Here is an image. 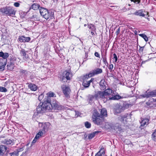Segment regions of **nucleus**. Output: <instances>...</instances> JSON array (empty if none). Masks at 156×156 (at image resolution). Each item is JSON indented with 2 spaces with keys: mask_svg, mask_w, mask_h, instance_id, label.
<instances>
[{
  "mask_svg": "<svg viewBox=\"0 0 156 156\" xmlns=\"http://www.w3.org/2000/svg\"><path fill=\"white\" fill-rule=\"evenodd\" d=\"M101 98L103 100L104 102H106L107 101L112 100H118L122 98L120 95L115 94L114 91L110 88H108L103 91H98L94 95H89L88 100L90 103L95 98Z\"/></svg>",
  "mask_w": 156,
  "mask_h": 156,
  "instance_id": "1",
  "label": "nucleus"
},
{
  "mask_svg": "<svg viewBox=\"0 0 156 156\" xmlns=\"http://www.w3.org/2000/svg\"><path fill=\"white\" fill-rule=\"evenodd\" d=\"M107 115V110L104 108L101 110V115L96 110H94V112L92 116L93 122L98 125H100L102 123L104 120V116Z\"/></svg>",
  "mask_w": 156,
  "mask_h": 156,
  "instance_id": "2",
  "label": "nucleus"
},
{
  "mask_svg": "<svg viewBox=\"0 0 156 156\" xmlns=\"http://www.w3.org/2000/svg\"><path fill=\"white\" fill-rule=\"evenodd\" d=\"M51 100L49 98L44 99L42 103L40 104L37 108L36 111L37 113H43L46 112H50L52 110L51 105Z\"/></svg>",
  "mask_w": 156,
  "mask_h": 156,
  "instance_id": "3",
  "label": "nucleus"
},
{
  "mask_svg": "<svg viewBox=\"0 0 156 156\" xmlns=\"http://www.w3.org/2000/svg\"><path fill=\"white\" fill-rule=\"evenodd\" d=\"M0 12L3 15L14 16L16 13V11L12 7L6 6L0 9Z\"/></svg>",
  "mask_w": 156,
  "mask_h": 156,
  "instance_id": "4",
  "label": "nucleus"
},
{
  "mask_svg": "<svg viewBox=\"0 0 156 156\" xmlns=\"http://www.w3.org/2000/svg\"><path fill=\"white\" fill-rule=\"evenodd\" d=\"M40 12L41 15L45 19H48L50 18L52 19L54 18V13L44 8L40 7Z\"/></svg>",
  "mask_w": 156,
  "mask_h": 156,
  "instance_id": "5",
  "label": "nucleus"
},
{
  "mask_svg": "<svg viewBox=\"0 0 156 156\" xmlns=\"http://www.w3.org/2000/svg\"><path fill=\"white\" fill-rule=\"evenodd\" d=\"M61 88L65 97L67 98H69V94L71 91L69 87L65 85H63L62 86Z\"/></svg>",
  "mask_w": 156,
  "mask_h": 156,
  "instance_id": "6",
  "label": "nucleus"
},
{
  "mask_svg": "<svg viewBox=\"0 0 156 156\" xmlns=\"http://www.w3.org/2000/svg\"><path fill=\"white\" fill-rule=\"evenodd\" d=\"M52 110H59L62 108V106L61 105L60 103L55 100L51 102Z\"/></svg>",
  "mask_w": 156,
  "mask_h": 156,
  "instance_id": "7",
  "label": "nucleus"
},
{
  "mask_svg": "<svg viewBox=\"0 0 156 156\" xmlns=\"http://www.w3.org/2000/svg\"><path fill=\"white\" fill-rule=\"evenodd\" d=\"M140 96L143 98H146L151 97H154L156 96V90L151 92H148L147 91L145 94L141 95Z\"/></svg>",
  "mask_w": 156,
  "mask_h": 156,
  "instance_id": "8",
  "label": "nucleus"
},
{
  "mask_svg": "<svg viewBox=\"0 0 156 156\" xmlns=\"http://www.w3.org/2000/svg\"><path fill=\"white\" fill-rule=\"evenodd\" d=\"M50 123L48 122L44 123H39V126L42 128V130L44 132V133L47 132L50 127Z\"/></svg>",
  "mask_w": 156,
  "mask_h": 156,
  "instance_id": "9",
  "label": "nucleus"
},
{
  "mask_svg": "<svg viewBox=\"0 0 156 156\" xmlns=\"http://www.w3.org/2000/svg\"><path fill=\"white\" fill-rule=\"evenodd\" d=\"M63 75V80L64 78H66L67 80H70L73 76L72 73L70 70H66L64 72Z\"/></svg>",
  "mask_w": 156,
  "mask_h": 156,
  "instance_id": "10",
  "label": "nucleus"
},
{
  "mask_svg": "<svg viewBox=\"0 0 156 156\" xmlns=\"http://www.w3.org/2000/svg\"><path fill=\"white\" fill-rule=\"evenodd\" d=\"M102 73V70L100 68H96L90 72V75L92 77Z\"/></svg>",
  "mask_w": 156,
  "mask_h": 156,
  "instance_id": "11",
  "label": "nucleus"
},
{
  "mask_svg": "<svg viewBox=\"0 0 156 156\" xmlns=\"http://www.w3.org/2000/svg\"><path fill=\"white\" fill-rule=\"evenodd\" d=\"M6 152V154H7V153L9 152V151L7 150V147L4 145H1L0 146V155H5Z\"/></svg>",
  "mask_w": 156,
  "mask_h": 156,
  "instance_id": "12",
  "label": "nucleus"
},
{
  "mask_svg": "<svg viewBox=\"0 0 156 156\" xmlns=\"http://www.w3.org/2000/svg\"><path fill=\"white\" fill-rule=\"evenodd\" d=\"M9 54L8 53H4L2 51L0 52V57H2V58H1L0 60L6 62L7 61V58L9 57Z\"/></svg>",
  "mask_w": 156,
  "mask_h": 156,
  "instance_id": "13",
  "label": "nucleus"
},
{
  "mask_svg": "<svg viewBox=\"0 0 156 156\" xmlns=\"http://www.w3.org/2000/svg\"><path fill=\"white\" fill-rule=\"evenodd\" d=\"M141 121L140 122L141 125L140 127L142 129V127H143L145 125H147L149 123V119L147 118L143 119L141 118Z\"/></svg>",
  "mask_w": 156,
  "mask_h": 156,
  "instance_id": "14",
  "label": "nucleus"
},
{
  "mask_svg": "<svg viewBox=\"0 0 156 156\" xmlns=\"http://www.w3.org/2000/svg\"><path fill=\"white\" fill-rule=\"evenodd\" d=\"M19 40L20 42H29L30 40V38L29 37H26L24 36L19 37Z\"/></svg>",
  "mask_w": 156,
  "mask_h": 156,
  "instance_id": "15",
  "label": "nucleus"
},
{
  "mask_svg": "<svg viewBox=\"0 0 156 156\" xmlns=\"http://www.w3.org/2000/svg\"><path fill=\"white\" fill-rule=\"evenodd\" d=\"M94 78H91L90 80H85L83 81L82 85L85 88H88L90 85V83L93 81Z\"/></svg>",
  "mask_w": 156,
  "mask_h": 156,
  "instance_id": "16",
  "label": "nucleus"
},
{
  "mask_svg": "<svg viewBox=\"0 0 156 156\" xmlns=\"http://www.w3.org/2000/svg\"><path fill=\"white\" fill-rule=\"evenodd\" d=\"M1 143L6 145H13L14 144L13 140L10 139H6L1 141Z\"/></svg>",
  "mask_w": 156,
  "mask_h": 156,
  "instance_id": "17",
  "label": "nucleus"
},
{
  "mask_svg": "<svg viewBox=\"0 0 156 156\" xmlns=\"http://www.w3.org/2000/svg\"><path fill=\"white\" fill-rule=\"evenodd\" d=\"M145 13H147V15H148V14H149L148 12H146L145 11H143L142 10H139L135 12L134 13V14L139 16L144 17L145 15Z\"/></svg>",
  "mask_w": 156,
  "mask_h": 156,
  "instance_id": "18",
  "label": "nucleus"
},
{
  "mask_svg": "<svg viewBox=\"0 0 156 156\" xmlns=\"http://www.w3.org/2000/svg\"><path fill=\"white\" fill-rule=\"evenodd\" d=\"M105 83H106L104 80H101L100 82V88L101 90H104L106 89Z\"/></svg>",
  "mask_w": 156,
  "mask_h": 156,
  "instance_id": "19",
  "label": "nucleus"
},
{
  "mask_svg": "<svg viewBox=\"0 0 156 156\" xmlns=\"http://www.w3.org/2000/svg\"><path fill=\"white\" fill-rule=\"evenodd\" d=\"M91 76H90V73L88 74H86L85 75H84L83 76H81L80 77V80L81 81H84L85 80H87L89 78L91 77Z\"/></svg>",
  "mask_w": 156,
  "mask_h": 156,
  "instance_id": "20",
  "label": "nucleus"
},
{
  "mask_svg": "<svg viewBox=\"0 0 156 156\" xmlns=\"http://www.w3.org/2000/svg\"><path fill=\"white\" fill-rule=\"evenodd\" d=\"M28 87L31 90L35 91L37 90V87L35 85L31 83H28Z\"/></svg>",
  "mask_w": 156,
  "mask_h": 156,
  "instance_id": "21",
  "label": "nucleus"
},
{
  "mask_svg": "<svg viewBox=\"0 0 156 156\" xmlns=\"http://www.w3.org/2000/svg\"><path fill=\"white\" fill-rule=\"evenodd\" d=\"M27 52V51H26L24 49H22L21 50L20 52L21 55L23 56V59L26 61L27 59V58L26 56Z\"/></svg>",
  "mask_w": 156,
  "mask_h": 156,
  "instance_id": "22",
  "label": "nucleus"
},
{
  "mask_svg": "<svg viewBox=\"0 0 156 156\" xmlns=\"http://www.w3.org/2000/svg\"><path fill=\"white\" fill-rule=\"evenodd\" d=\"M127 116H120L118 118V120L121 121V122H123V123L125 124L126 122V120Z\"/></svg>",
  "mask_w": 156,
  "mask_h": 156,
  "instance_id": "23",
  "label": "nucleus"
},
{
  "mask_svg": "<svg viewBox=\"0 0 156 156\" xmlns=\"http://www.w3.org/2000/svg\"><path fill=\"white\" fill-rule=\"evenodd\" d=\"M99 132L98 131H96L91 133L89 135L88 139L89 140L92 139L94 137L96 134H97Z\"/></svg>",
  "mask_w": 156,
  "mask_h": 156,
  "instance_id": "24",
  "label": "nucleus"
},
{
  "mask_svg": "<svg viewBox=\"0 0 156 156\" xmlns=\"http://www.w3.org/2000/svg\"><path fill=\"white\" fill-rule=\"evenodd\" d=\"M6 63L0 60V71L4 70L5 66L6 65Z\"/></svg>",
  "mask_w": 156,
  "mask_h": 156,
  "instance_id": "25",
  "label": "nucleus"
},
{
  "mask_svg": "<svg viewBox=\"0 0 156 156\" xmlns=\"http://www.w3.org/2000/svg\"><path fill=\"white\" fill-rule=\"evenodd\" d=\"M31 7L34 10H36L38 9H40L41 7H40L39 5L37 4L34 3L32 5Z\"/></svg>",
  "mask_w": 156,
  "mask_h": 156,
  "instance_id": "26",
  "label": "nucleus"
},
{
  "mask_svg": "<svg viewBox=\"0 0 156 156\" xmlns=\"http://www.w3.org/2000/svg\"><path fill=\"white\" fill-rule=\"evenodd\" d=\"M139 35L143 38L146 41H148V38L147 36L144 34H140Z\"/></svg>",
  "mask_w": 156,
  "mask_h": 156,
  "instance_id": "27",
  "label": "nucleus"
},
{
  "mask_svg": "<svg viewBox=\"0 0 156 156\" xmlns=\"http://www.w3.org/2000/svg\"><path fill=\"white\" fill-rule=\"evenodd\" d=\"M88 27L90 29H91L93 31H94L96 30L95 27L92 24H90V25H88Z\"/></svg>",
  "mask_w": 156,
  "mask_h": 156,
  "instance_id": "28",
  "label": "nucleus"
},
{
  "mask_svg": "<svg viewBox=\"0 0 156 156\" xmlns=\"http://www.w3.org/2000/svg\"><path fill=\"white\" fill-rule=\"evenodd\" d=\"M152 139L155 141H156V129L155 130L154 132L152 135Z\"/></svg>",
  "mask_w": 156,
  "mask_h": 156,
  "instance_id": "29",
  "label": "nucleus"
},
{
  "mask_svg": "<svg viewBox=\"0 0 156 156\" xmlns=\"http://www.w3.org/2000/svg\"><path fill=\"white\" fill-rule=\"evenodd\" d=\"M44 131H39L38 133L36 135V136H37V138H39L40 136H41L44 134Z\"/></svg>",
  "mask_w": 156,
  "mask_h": 156,
  "instance_id": "30",
  "label": "nucleus"
},
{
  "mask_svg": "<svg viewBox=\"0 0 156 156\" xmlns=\"http://www.w3.org/2000/svg\"><path fill=\"white\" fill-rule=\"evenodd\" d=\"M98 152H99L100 154H101V156L104 155L105 154L104 148L103 147H102Z\"/></svg>",
  "mask_w": 156,
  "mask_h": 156,
  "instance_id": "31",
  "label": "nucleus"
},
{
  "mask_svg": "<svg viewBox=\"0 0 156 156\" xmlns=\"http://www.w3.org/2000/svg\"><path fill=\"white\" fill-rule=\"evenodd\" d=\"M84 125L87 128H90L91 126L90 123L87 121L85 122Z\"/></svg>",
  "mask_w": 156,
  "mask_h": 156,
  "instance_id": "32",
  "label": "nucleus"
},
{
  "mask_svg": "<svg viewBox=\"0 0 156 156\" xmlns=\"http://www.w3.org/2000/svg\"><path fill=\"white\" fill-rule=\"evenodd\" d=\"M55 95V94L53 92H50L48 94V97L47 98H50L51 97H54Z\"/></svg>",
  "mask_w": 156,
  "mask_h": 156,
  "instance_id": "33",
  "label": "nucleus"
},
{
  "mask_svg": "<svg viewBox=\"0 0 156 156\" xmlns=\"http://www.w3.org/2000/svg\"><path fill=\"white\" fill-rule=\"evenodd\" d=\"M0 91L5 92L7 91V89L5 87H0Z\"/></svg>",
  "mask_w": 156,
  "mask_h": 156,
  "instance_id": "34",
  "label": "nucleus"
},
{
  "mask_svg": "<svg viewBox=\"0 0 156 156\" xmlns=\"http://www.w3.org/2000/svg\"><path fill=\"white\" fill-rule=\"evenodd\" d=\"M7 66L8 67V69L10 70L12 69H13V65L12 63L11 64H8L7 65Z\"/></svg>",
  "mask_w": 156,
  "mask_h": 156,
  "instance_id": "35",
  "label": "nucleus"
},
{
  "mask_svg": "<svg viewBox=\"0 0 156 156\" xmlns=\"http://www.w3.org/2000/svg\"><path fill=\"white\" fill-rule=\"evenodd\" d=\"M103 59V62L106 65H108V62L107 61V58L105 56L104 57H102Z\"/></svg>",
  "mask_w": 156,
  "mask_h": 156,
  "instance_id": "36",
  "label": "nucleus"
},
{
  "mask_svg": "<svg viewBox=\"0 0 156 156\" xmlns=\"http://www.w3.org/2000/svg\"><path fill=\"white\" fill-rule=\"evenodd\" d=\"M38 138H37V136H35L34 139L32 142L31 145H33L34 144H35Z\"/></svg>",
  "mask_w": 156,
  "mask_h": 156,
  "instance_id": "37",
  "label": "nucleus"
},
{
  "mask_svg": "<svg viewBox=\"0 0 156 156\" xmlns=\"http://www.w3.org/2000/svg\"><path fill=\"white\" fill-rule=\"evenodd\" d=\"M18 153L16 151L10 154H11V156H18Z\"/></svg>",
  "mask_w": 156,
  "mask_h": 156,
  "instance_id": "38",
  "label": "nucleus"
},
{
  "mask_svg": "<svg viewBox=\"0 0 156 156\" xmlns=\"http://www.w3.org/2000/svg\"><path fill=\"white\" fill-rule=\"evenodd\" d=\"M139 47H140V49L139 50V52L140 53H142L143 51V49H144V46L141 47V46H140Z\"/></svg>",
  "mask_w": 156,
  "mask_h": 156,
  "instance_id": "39",
  "label": "nucleus"
},
{
  "mask_svg": "<svg viewBox=\"0 0 156 156\" xmlns=\"http://www.w3.org/2000/svg\"><path fill=\"white\" fill-rule=\"evenodd\" d=\"M121 108L119 107L118 108H117L116 109V112L117 113H120L121 112Z\"/></svg>",
  "mask_w": 156,
  "mask_h": 156,
  "instance_id": "40",
  "label": "nucleus"
},
{
  "mask_svg": "<svg viewBox=\"0 0 156 156\" xmlns=\"http://www.w3.org/2000/svg\"><path fill=\"white\" fill-rule=\"evenodd\" d=\"M114 58L115 59V62H116L118 60V58L116 54L115 53H114L113 55Z\"/></svg>",
  "mask_w": 156,
  "mask_h": 156,
  "instance_id": "41",
  "label": "nucleus"
},
{
  "mask_svg": "<svg viewBox=\"0 0 156 156\" xmlns=\"http://www.w3.org/2000/svg\"><path fill=\"white\" fill-rule=\"evenodd\" d=\"M20 4L18 2H16L14 3V5L16 7H19L20 6Z\"/></svg>",
  "mask_w": 156,
  "mask_h": 156,
  "instance_id": "42",
  "label": "nucleus"
},
{
  "mask_svg": "<svg viewBox=\"0 0 156 156\" xmlns=\"http://www.w3.org/2000/svg\"><path fill=\"white\" fill-rule=\"evenodd\" d=\"M146 104L147 106H149L151 105H152V102L150 101H148L146 102Z\"/></svg>",
  "mask_w": 156,
  "mask_h": 156,
  "instance_id": "43",
  "label": "nucleus"
},
{
  "mask_svg": "<svg viewBox=\"0 0 156 156\" xmlns=\"http://www.w3.org/2000/svg\"><path fill=\"white\" fill-rule=\"evenodd\" d=\"M120 31V28H119L117 29L116 32V34L117 35H118V34L119 33Z\"/></svg>",
  "mask_w": 156,
  "mask_h": 156,
  "instance_id": "44",
  "label": "nucleus"
},
{
  "mask_svg": "<svg viewBox=\"0 0 156 156\" xmlns=\"http://www.w3.org/2000/svg\"><path fill=\"white\" fill-rule=\"evenodd\" d=\"M94 55L95 56L98 57H100V55L97 52H95L94 53Z\"/></svg>",
  "mask_w": 156,
  "mask_h": 156,
  "instance_id": "45",
  "label": "nucleus"
},
{
  "mask_svg": "<svg viewBox=\"0 0 156 156\" xmlns=\"http://www.w3.org/2000/svg\"><path fill=\"white\" fill-rule=\"evenodd\" d=\"M27 71L26 70H23V69H20V72L21 73H25Z\"/></svg>",
  "mask_w": 156,
  "mask_h": 156,
  "instance_id": "46",
  "label": "nucleus"
},
{
  "mask_svg": "<svg viewBox=\"0 0 156 156\" xmlns=\"http://www.w3.org/2000/svg\"><path fill=\"white\" fill-rule=\"evenodd\" d=\"M113 65L112 64L110 65L109 66V69L111 70L113 69Z\"/></svg>",
  "mask_w": 156,
  "mask_h": 156,
  "instance_id": "47",
  "label": "nucleus"
},
{
  "mask_svg": "<svg viewBox=\"0 0 156 156\" xmlns=\"http://www.w3.org/2000/svg\"><path fill=\"white\" fill-rule=\"evenodd\" d=\"M95 156H101V155L100 154L99 152H98L97 153Z\"/></svg>",
  "mask_w": 156,
  "mask_h": 156,
  "instance_id": "48",
  "label": "nucleus"
},
{
  "mask_svg": "<svg viewBox=\"0 0 156 156\" xmlns=\"http://www.w3.org/2000/svg\"><path fill=\"white\" fill-rule=\"evenodd\" d=\"M154 107V105L152 103V105H151L149 106V107H148L150 108H152Z\"/></svg>",
  "mask_w": 156,
  "mask_h": 156,
  "instance_id": "49",
  "label": "nucleus"
},
{
  "mask_svg": "<svg viewBox=\"0 0 156 156\" xmlns=\"http://www.w3.org/2000/svg\"><path fill=\"white\" fill-rule=\"evenodd\" d=\"M148 60H145V61H143L142 62H141V64H143V63H145Z\"/></svg>",
  "mask_w": 156,
  "mask_h": 156,
  "instance_id": "50",
  "label": "nucleus"
},
{
  "mask_svg": "<svg viewBox=\"0 0 156 156\" xmlns=\"http://www.w3.org/2000/svg\"><path fill=\"white\" fill-rule=\"evenodd\" d=\"M94 31H91V34L92 35H94V32H93Z\"/></svg>",
  "mask_w": 156,
  "mask_h": 156,
  "instance_id": "51",
  "label": "nucleus"
},
{
  "mask_svg": "<svg viewBox=\"0 0 156 156\" xmlns=\"http://www.w3.org/2000/svg\"><path fill=\"white\" fill-rule=\"evenodd\" d=\"M42 95H41L39 96V97H38L39 99V100L40 98H41L42 97Z\"/></svg>",
  "mask_w": 156,
  "mask_h": 156,
  "instance_id": "52",
  "label": "nucleus"
},
{
  "mask_svg": "<svg viewBox=\"0 0 156 156\" xmlns=\"http://www.w3.org/2000/svg\"><path fill=\"white\" fill-rule=\"evenodd\" d=\"M87 25L86 24H85L84 25V27H86V26H87Z\"/></svg>",
  "mask_w": 156,
  "mask_h": 156,
  "instance_id": "53",
  "label": "nucleus"
},
{
  "mask_svg": "<svg viewBox=\"0 0 156 156\" xmlns=\"http://www.w3.org/2000/svg\"><path fill=\"white\" fill-rule=\"evenodd\" d=\"M80 20H81V18H80Z\"/></svg>",
  "mask_w": 156,
  "mask_h": 156,
  "instance_id": "54",
  "label": "nucleus"
},
{
  "mask_svg": "<svg viewBox=\"0 0 156 156\" xmlns=\"http://www.w3.org/2000/svg\"><path fill=\"white\" fill-rule=\"evenodd\" d=\"M154 1H156V0H154Z\"/></svg>",
  "mask_w": 156,
  "mask_h": 156,
  "instance_id": "55",
  "label": "nucleus"
}]
</instances>
